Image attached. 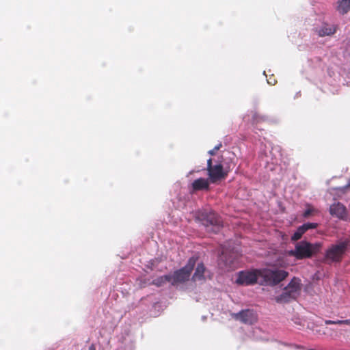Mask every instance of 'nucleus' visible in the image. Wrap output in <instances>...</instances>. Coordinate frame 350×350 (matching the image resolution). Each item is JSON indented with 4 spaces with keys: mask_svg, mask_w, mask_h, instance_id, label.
Wrapping results in <instances>:
<instances>
[{
    "mask_svg": "<svg viewBox=\"0 0 350 350\" xmlns=\"http://www.w3.org/2000/svg\"><path fill=\"white\" fill-rule=\"evenodd\" d=\"M301 289V280L294 277L288 284L285 286L282 293L275 297L276 302L286 304L297 299Z\"/></svg>",
    "mask_w": 350,
    "mask_h": 350,
    "instance_id": "1",
    "label": "nucleus"
},
{
    "mask_svg": "<svg viewBox=\"0 0 350 350\" xmlns=\"http://www.w3.org/2000/svg\"><path fill=\"white\" fill-rule=\"evenodd\" d=\"M322 247V243L317 242L310 243L306 241H302L295 245L294 250L290 252V254L297 259L307 258L319 252Z\"/></svg>",
    "mask_w": 350,
    "mask_h": 350,
    "instance_id": "2",
    "label": "nucleus"
},
{
    "mask_svg": "<svg viewBox=\"0 0 350 350\" xmlns=\"http://www.w3.org/2000/svg\"><path fill=\"white\" fill-rule=\"evenodd\" d=\"M196 218L202 222L208 232H217L221 226L220 217L214 212H200Z\"/></svg>",
    "mask_w": 350,
    "mask_h": 350,
    "instance_id": "3",
    "label": "nucleus"
},
{
    "mask_svg": "<svg viewBox=\"0 0 350 350\" xmlns=\"http://www.w3.org/2000/svg\"><path fill=\"white\" fill-rule=\"evenodd\" d=\"M288 275V273L278 268H271L261 271V276L269 285H275L284 280Z\"/></svg>",
    "mask_w": 350,
    "mask_h": 350,
    "instance_id": "4",
    "label": "nucleus"
},
{
    "mask_svg": "<svg viewBox=\"0 0 350 350\" xmlns=\"http://www.w3.org/2000/svg\"><path fill=\"white\" fill-rule=\"evenodd\" d=\"M196 258L194 257L190 258L187 264L180 269L175 271L172 276V283L174 284L178 282H183L187 280L190 275L193 267L196 265Z\"/></svg>",
    "mask_w": 350,
    "mask_h": 350,
    "instance_id": "5",
    "label": "nucleus"
},
{
    "mask_svg": "<svg viewBox=\"0 0 350 350\" xmlns=\"http://www.w3.org/2000/svg\"><path fill=\"white\" fill-rule=\"evenodd\" d=\"M346 242H340L338 244L331 245L325 253V259L329 262H338L341 260L347 249Z\"/></svg>",
    "mask_w": 350,
    "mask_h": 350,
    "instance_id": "6",
    "label": "nucleus"
},
{
    "mask_svg": "<svg viewBox=\"0 0 350 350\" xmlns=\"http://www.w3.org/2000/svg\"><path fill=\"white\" fill-rule=\"evenodd\" d=\"M259 276H261V271H240L238 274L236 282L244 286L254 284L257 282Z\"/></svg>",
    "mask_w": 350,
    "mask_h": 350,
    "instance_id": "7",
    "label": "nucleus"
},
{
    "mask_svg": "<svg viewBox=\"0 0 350 350\" xmlns=\"http://www.w3.org/2000/svg\"><path fill=\"white\" fill-rule=\"evenodd\" d=\"M234 252H230V249L224 247L221 251V256L219 259V265L224 269L230 270L234 269L235 265V257Z\"/></svg>",
    "mask_w": 350,
    "mask_h": 350,
    "instance_id": "8",
    "label": "nucleus"
},
{
    "mask_svg": "<svg viewBox=\"0 0 350 350\" xmlns=\"http://www.w3.org/2000/svg\"><path fill=\"white\" fill-rule=\"evenodd\" d=\"M207 171L209 179L212 183L224 178L227 174L224 171L223 166L221 164L213 165L211 159L207 161Z\"/></svg>",
    "mask_w": 350,
    "mask_h": 350,
    "instance_id": "9",
    "label": "nucleus"
},
{
    "mask_svg": "<svg viewBox=\"0 0 350 350\" xmlns=\"http://www.w3.org/2000/svg\"><path fill=\"white\" fill-rule=\"evenodd\" d=\"M232 317L245 324H253L257 321V315L252 310H243L238 313H232Z\"/></svg>",
    "mask_w": 350,
    "mask_h": 350,
    "instance_id": "10",
    "label": "nucleus"
},
{
    "mask_svg": "<svg viewBox=\"0 0 350 350\" xmlns=\"http://www.w3.org/2000/svg\"><path fill=\"white\" fill-rule=\"evenodd\" d=\"M329 213L332 216H335L340 219H345L347 217V211L345 206L340 203H334L329 207Z\"/></svg>",
    "mask_w": 350,
    "mask_h": 350,
    "instance_id": "11",
    "label": "nucleus"
},
{
    "mask_svg": "<svg viewBox=\"0 0 350 350\" xmlns=\"http://www.w3.org/2000/svg\"><path fill=\"white\" fill-rule=\"evenodd\" d=\"M318 226L317 223H306L299 226L295 232L292 235L291 239L293 241L299 240L301 236L309 229H314Z\"/></svg>",
    "mask_w": 350,
    "mask_h": 350,
    "instance_id": "12",
    "label": "nucleus"
},
{
    "mask_svg": "<svg viewBox=\"0 0 350 350\" xmlns=\"http://www.w3.org/2000/svg\"><path fill=\"white\" fill-rule=\"evenodd\" d=\"M209 187V182L207 179L200 178L194 180L191 185V192L199 190L207 189Z\"/></svg>",
    "mask_w": 350,
    "mask_h": 350,
    "instance_id": "13",
    "label": "nucleus"
},
{
    "mask_svg": "<svg viewBox=\"0 0 350 350\" xmlns=\"http://www.w3.org/2000/svg\"><path fill=\"white\" fill-rule=\"evenodd\" d=\"M336 28L334 25L324 24L319 29H316V32L319 36H330L335 33Z\"/></svg>",
    "mask_w": 350,
    "mask_h": 350,
    "instance_id": "14",
    "label": "nucleus"
},
{
    "mask_svg": "<svg viewBox=\"0 0 350 350\" xmlns=\"http://www.w3.org/2000/svg\"><path fill=\"white\" fill-rule=\"evenodd\" d=\"M205 271V267L202 263L198 264L195 273L192 277V280L193 281L202 280L204 279V273Z\"/></svg>",
    "mask_w": 350,
    "mask_h": 350,
    "instance_id": "15",
    "label": "nucleus"
},
{
    "mask_svg": "<svg viewBox=\"0 0 350 350\" xmlns=\"http://www.w3.org/2000/svg\"><path fill=\"white\" fill-rule=\"evenodd\" d=\"M338 11L344 14L350 10V0H338Z\"/></svg>",
    "mask_w": 350,
    "mask_h": 350,
    "instance_id": "16",
    "label": "nucleus"
},
{
    "mask_svg": "<svg viewBox=\"0 0 350 350\" xmlns=\"http://www.w3.org/2000/svg\"><path fill=\"white\" fill-rule=\"evenodd\" d=\"M166 282H172V276L170 275H164V276H162V277H160V278L156 279L154 281V284L158 286H160L163 284L165 283Z\"/></svg>",
    "mask_w": 350,
    "mask_h": 350,
    "instance_id": "17",
    "label": "nucleus"
},
{
    "mask_svg": "<svg viewBox=\"0 0 350 350\" xmlns=\"http://www.w3.org/2000/svg\"><path fill=\"white\" fill-rule=\"evenodd\" d=\"M325 323L326 325L335 324V325H350V319L337 320V321L326 320L325 321Z\"/></svg>",
    "mask_w": 350,
    "mask_h": 350,
    "instance_id": "18",
    "label": "nucleus"
},
{
    "mask_svg": "<svg viewBox=\"0 0 350 350\" xmlns=\"http://www.w3.org/2000/svg\"><path fill=\"white\" fill-rule=\"evenodd\" d=\"M314 212V208H308V209H306L304 213H303V217H305V218H308Z\"/></svg>",
    "mask_w": 350,
    "mask_h": 350,
    "instance_id": "19",
    "label": "nucleus"
},
{
    "mask_svg": "<svg viewBox=\"0 0 350 350\" xmlns=\"http://www.w3.org/2000/svg\"><path fill=\"white\" fill-rule=\"evenodd\" d=\"M221 144H218V145H217V146H216L213 149H212V150H209V151H208V154H210L211 155H213V154H215V152H216L217 150H218L220 148V147H221Z\"/></svg>",
    "mask_w": 350,
    "mask_h": 350,
    "instance_id": "20",
    "label": "nucleus"
},
{
    "mask_svg": "<svg viewBox=\"0 0 350 350\" xmlns=\"http://www.w3.org/2000/svg\"><path fill=\"white\" fill-rule=\"evenodd\" d=\"M350 187V183H349V184H347V185H345V187H343L340 188V189H341L342 191H345V189H347L348 187Z\"/></svg>",
    "mask_w": 350,
    "mask_h": 350,
    "instance_id": "21",
    "label": "nucleus"
},
{
    "mask_svg": "<svg viewBox=\"0 0 350 350\" xmlns=\"http://www.w3.org/2000/svg\"><path fill=\"white\" fill-rule=\"evenodd\" d=\"M88 350H96V347L94 345H91L88 349Z\"/></svg>",
    "mask_w": 350,
    "mask_h": 350,
    "instance_id": "22",
    "label": "nucleus"
},
{
    "mask_svg": "<svg viewBox=\"0 0 350 350\" xmlns=\"http://www.w3.org/2000/svg\"><path fill=\"white\" fill-rule=\"evenodd\" d=\"M253 118H254V121L258 122V116L257 114H254L253 116Z\"/></svg>",
    "mask_w": 350,
    "mask_h": 350,
    "instance_id": "23",
    "label": "nucleus"
},
{
    "mask_svg": "<svg viewBox=\"0 0 350 350\" xmlns=\"http://www.w3.org/2000/svg\"><path fill=\"white\" fill-rule=\"evenodd\" d=\"M268 83L272 84V82H271L269 80H267Z\"/></svg>",
    "mask_w": 350,
    "mask_h": 350,
    "instance_id": "24",
    "label": "nucleus"
}]
</instances>
